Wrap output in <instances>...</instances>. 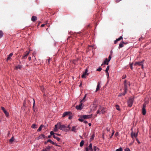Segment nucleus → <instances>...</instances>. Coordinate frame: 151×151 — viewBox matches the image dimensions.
I'll use <instances>...</instances> for the list:
<instances>
[{"mask_svg": "<svg viewBox=\"0 0 151 151\" xmlns=\"http://www.w3.org/2000/svg\"><path fill=\"white\" fill-rule=\"evenodd\" d=\"M138 131H137V133L132 132L131 134L132 137V138H133L134 137L135 138H136L137 137L138 135Z\"/></svg>", "mask_w": 151, "mask_h": 151, "instance_id": "7", "label": "nucleus"}, {"mask_svg": "<svg viewBox=\"0 0 151 151\" xmlns=\"http://www.w3.org/2000/svg\"><path fill=\"white\" fill-rule=\"evenodd\" d=\"M4 113L5 114L6 116L8 117L9 115V114L8 112H7L6 110L4 111Z\"/></svg>", "mask_w": 151, "mask_h": 151, "instance_id": "27", "label": "nucleus"}, {"mask_svg": "<svg viewBox=\"0 0 151 151\" xmlns=\"http://www.w3.org/2000/svg\"><path fill=\"white\" fill-rule=\"evenodd\" d=\"M1 109L3 110V112L5 111L6 110L5 109H4V108L3 107H1Z\"/></svg>", "mask_w": 151, "mask_h": 151, "instance_id": "46", "label": "nucleus"}, {"mask_svg": "<svg viewBox=\"0 0 151 151\" xmlns=\"http://www.w3.org/2000/svg\"><path fill=\"white\" fill-rule=\"evenodd\" d=\"M29 52L26 51L25 53V54H24V55L22 57V59H26L27 58V56L29 54Z\"/></svg>", "mask_w": 151, "mask_h": 151, "instance_id": "10", "label": "nucleus"}, {"mask_svg": "<svg viewBox=\"0 0 151 151\" xmlns=\"http://www.w3.org/2000/svg\"><path fill=\"white\" fill-rule=\"evenodd\" d=\"M122 42L123 44H124V45H126L127 44V43L124 42H123V41Z\"/></svg>", "mask_w": 151, "mask_h": 151, "instance_id": "51", "label": "nucleus"}, {"mask_svg": "<svg viewBox=\"0 0 151 151\" xmlns=\"http://www.w3.org/2000/svg\"><path fill=\"white\" fill-rule=\"evenodd\" d=\"M144 60H143L142 61L140 62H136L134 64V65H138L139 66H141L142 68H143V64Z\"/></svg>", "mask_w": 151, "mask_h": 151, "instance_id": "4", "label": "nucleus"}, {"mask_svg": "<svg viewBox=\"0 0 151 151\" xmlns=\"http://www.w3.org/2000/svg\"><path fill=\"white\" fill-rule=\"evenodd\" d=\"M3 35V33L2 31L0 30V38L2 37Z\"/></svg>", "mask_w": 151, "mask_h": 151, "instance_id": "38", "label": "nucleus"}, {"mask_svg": "<svg viewBox=\"0 0 151 151\" xmlns=\"http://www.w3.org/2000/svg\"><path fill=\"white\" fill-rule=\"evenodd\" d=\"M43 127V126L42 125H41L40 127H39L38 129L37 130V132L40 131L42 129V128Z\"/></svg>", "mask_w": 151, "mask_h": 151, "instance_id": "29", "label": "nucleus"}, {"mask_svg": "<svg viewBox=\"0 0 151 151\" xmlns=\"http://www.w3.org/2000/svg\"><path fill=\"white\" fill-rule=\"evenodd\" d=\"M116 151H122V148H120L116 150Z\"/></svg>", "mask_w": 151, "mask_h": 151, "instance_id": "40", "label": "nucleus"}, {"mask_svg": "<svg viewBox=\"0 0 151 151\" xmlns=\"http://www.w3.org/2000/svg\"><path fill=\"white\" fill-rule=\"evenodd\" d=\"M116 109L117 110H119V111H120V109L119 108V106L118 105H116Z\"/></svg>", "mask_w": 151, "mask_h": 151, "instance_id": "33", "label": "nucleus"}, {"mask_svg": "<svg viewBox=\"0 0 151 151\" xmlns=\"http://www.w3.org/2000/svg\"><path fill=\"white\" fill-rule=\"evenodd\" d=\"M57 134V135H58V136H60V134Z\"/></svg>", "mask_w": 151, "mask_h": 151, "instance_id": "63", "label": "nucleus"}, {"mask_svg": "<svg viewBox=\"0 0 151 151\" xmlns=\"http://www.w3.org/2000/svg\"><path fill=\"white\" fill-rule=\"evenodd\" d=\"M92 116V115H84L81 116V118H83L84 119H88L91 118Z\"/></svg>", "mask_w": 151, "mask_h": 151, "instance_id": "5", "label": "nucleus"}, {"mask_svg": "<svg viewBox=\"0 0 151 151\" xmlns=\"http://www.w3.org/2000/svg\"><path fill=\"white\" fill-rule=\"evenodd\" d=\"M128 106L129 107H131L133 104V100L132 99H130L128 101Z\"/></svg>", "mask_w": 151, "mask_h": 151, "instance_id": "8", "label": "nucleus"}, {"mask_svg": "<svg viewBox=\"0 0 151 151\" xmlns=\"http://www.w3.org/2000/svg\"><path fill=\"white\" fill-rule=\"evenodd\" d=\"M122 38L123 37L122 36H120L119 38L116 39V40L114 41V44H116L118 41L120 40L121 39H122Z\"/></svg>", "mask_w": 151, "mask_h": 151, "instance_id": "15", "label": "nucleus"}, {"mask_svg": "<svg viewBox=\"0 0 151 151\" xmlns=\"http://www.w3.org/2000/svg\"><path fill=\"white\" fill-rule=\"evenodd\" d=\"M45 137V136L43 134H42L39 136V138L42 139V138H44Z\"/></svg>", "mask_w": 151, "mask_h": 151, "instance_id": "25", "label": "nucleus"}, {"mask_svg": "<svg viewBox=\"0 0 151 151\" xmlns=\"http://www.w3.org/2000/svg\"><path fill=\"white\" fill-rule=\"evenodd\" d=\"M136 141H137V142L139 143V144H140V142L139 141V140H138V139H137V137L136 138Z\"/></svg>", "mask_w": 151, "mask_h": 151, "instance_id": "44", "label": "nucleus"}, {"mask_svg": "<svg viewBox=\"0 0 151 151\" xmlns=\"http://www.w3.org/2000/svg\"><path fill=\"white\" fill-rule=\"evenodd\" d=\"M106 108L100 106L97 111V113L99 114H104L106 112Z\"/></svg>", "mask_w": 151, "mask_h": 151, "instance_id": "2", "label": "nucleus"}, {"mask_svg": "<svg viewBox=\"0 0 151 151\" xmlns=\"http://www.w3.org/2000/svg\"><path fill=\"white\" fill-rule=\"evenodd\" d=\"M84 123L85 124H87L88 123V122L86 121H84Z\"/></svg>", "mask_w": 151, "mask_h": 151, "instance_id": "53", "label": "nucleus"}, {"mask_svg": "<svg viewBox=\"0 0 151 151\" xmlns=\"http://www.w3.org/2000/svg\"><path fill=\"white\" fill-rule=\"evenodd\" d=\"M130 68H131V69L132 70L133 69V68H132V64H131L130 65Z\"/></svg>", "mask_w": 151, "mask_h": 151, "instance_id": "48", "label": "nucleus"}, {"mask_svg": "<svg viewBox=\"0 0 151 151\" xmlns=\"http://www.w3.org/2000/svg\"><path fill=\"white\" fill-rule=\"evenodd\" d=\"M71 113V112L70 111H66L63 114L62 116L63 117H65L66 116L69 115Z\"/></svg>", "mask_w": 151, "mask_h": 151, "instance_id": "11", "label": "nucleus"}, {"mask_svg": "<svg viewBox=\"0 0 151 151\" xmlns=\"http://www.w3.org/2000/svg\"><path fill=\"white\" fill-rule=\"evenodd\" d=\"M126 77V76H125L123 77L122 78L123 79H124Z\"/></svg>", "mask_w": 151, "mask_h": 151, "instance_id": "59", "label": "nucleus"}, {"mask_svg": "<svg viewBox=\"0 0 151 151\" xmlns=\"http://www.w3.org/2000/svg\"><path fill=\"white\" fill-rule=\"evenodd\" d=\"M15 68L17 69H21L22 68V66L21 65H18L15 66Z\"/></svg>", "mask_w": 151, "mask_h": 151, "instance_id": "30", "label": "nucleus"}, {"mask_svg": "<svg viewBox=\"0 0 151 151\" xmlns=\"http://www.w3.org/2000/svg\"><path fill=\"white\" fill-rule=\"evenodd\" d=\"M58 125H59V129L60 130L65 131L68 130V129H67V127L65 126L61 125L60 122L58 123Z\"/></svg>", "mask_w": 151, "mask_h": 151, "instance_id": "3", "label": "nucleus"}, {"mask_svg": "<svg viewBox=\"0 0 151 151\" xmlns=\"http://www.w3.org/2000/svg\"><path fill=\"white\" fill-rule=\"evenodd\" d=\"M124 47L123 44L122 43H122H120L119 44V48H121Z\"/></svg>", "mask_w": 151, "mask_h": 151, "instance_id": "37", "label": "nucleus"}, {"mask_svg": "<svg viewBox=\"0 0 151 151\" xmlns=\"http://www.w3.org/2000/svg\"><path fill=\"white\" fill-rule=\"evenodd\" d=\"M50 137H51V135H49V136H48V138H50Z\"/></svg>", "mask_w": 151, "mask_h": 151, "instance_id": "62", "label": "nucleus"}, {"mask_svg": "<svg viewBox=\"0 0 151 151\" xmlns=\"http://www.w3.org/2000/svg\"><path fill=\"white\" fill-rule=\"evenodd\" d=\"M84 140H82L80 142V147H82L84 145Z\"/></svg>", "mask_w": 151, "mask_h": 151, "instance_id": "24", "label": "nucleus"}, {"mask_svg": "<svg viewBox=\"0 0 151 151\" xmlns=\"http://www.w3.org/2000/svg\"><path fill=\"white\" fill-rule=\"evenodd\" d=\"M50 59H48V62L49 63H50Z\"/></svg>", "mask_w": 151, "mask_h": 151, "instance_id": "57", "label": "nucleus"}, {"mask_svg": "<svg viewBox=\"0 0 151 151\" xmlns=\"http://www.w3.org/2000/svg\"><path fill=\"white\" fill-rule=\"evenodd\" d=\"M106 73V75L107 76V77H109V73L108 72L107 73Z\"/></svg>", "mask_w": 151, "mask_h": 151, "instance_id": "50", "label": "nucleus"}, {"mask_svg": "<svg viewBox=\"0 0 151 151\" xmlns=\"http://www.w3.org/2000/svg\"><path fill=\"white\" fill-rule=\"evenodd\" d=\"M101 69L102 68L100 67L99 68H98L96 70L98 71H100L101 70Z\"/></svg>", "mask_w": 151, "mask_h": 151, "instance_id": "41", "label": "nucleus"}, {"mask_svg": "<svg viewBox=\"0 0 151 151\" xmlns=\"http://www.w3.org/2000/svg\"><path fill=\"white\" fill-rule=\"evenodd\" d=\"M109 66H108L107 67V68L106 69L105 72H106V73H107L108 72V71L109 70Z\"/></svg>", "mask_w": 151, "mask_h": 151, "instance_id": "36", "label": "nucleus"}, {"mask_svg": "<svg viewBox=\"0 0 151 151\" xmlns=\"http://www.w3.org/2000/svg\"><path fill=\"white\" fill-rule=\"evenodd\" d=\"M13 54L12 53H10L8 56V57H7V58L6 60H10L11 59V57L12 56Z\"/></svg>", "mask_w": 151, "mask_h": 151, "instance_id": "19", "label": "nucleus"}, {"mask_svg": "<svg viewBox=\"0 0 151 151\" xmlns=\"http://www.w3.org/2000/svg\"><path fill=\"white\" fill-rule=\"evenodd\" d=\"M14 137H12L11 139L9 140V142L10 143L12 144V142L14 141Z\"/></svg>", "mask_w": 151, "mask_h": 151, "instance_id": "21", "label": "nucleus"}, {"mask_svg": "<svg viewBox=\"0 0 151 151\" xmlns=\"http://www.w3.org/2000/svg\"><path fill=\"white\" fill-rule=\"evenodd\" d=\"M100 84V82H99L98 83V84H97V88H96V92L99 89Z\"/></svg>", "mask_w": 151, "mask_h": 151, "instance_id": "18", "label": "nucleus"}, {"mask_svg": "<svg viewBox=\"0 0 151 151\" xmlns=\"http://www.w3.org/2000/svg\"><path fill=\"white\" fill-rule=\"evenodd\" d=\"M45 25V24H42V25H41V27H44V26Z\"/></svg>", "mask_w": 151, "mask_h": 151, "instance_id": "56", "label": "nucleus"}, {"mask_svg": "<svg viewBox=\"0 0 151 151\" xmlns=\"http://www.w3.org/2000/svg\"><path fill=\"white\" fill-rule=\"evenodd\" d=\"M111 58V55H110L109 57V60H108V62H109V61L110 60Z\"/></svg>", "mask_w": 151, "mask_h": 151, "instance_id": "43", "label": "nucleus"}, {"mask_svg": "<svg viewBox=\"0 0 151 151\" xmlns=\"http://www.w3.org/2000/svg\"><path fill=\"white\" fill-rule=\"evenodd\" d=\"M108 60L106 58L105 59V60H104V63H102L101 64V66H103L104 65L106 64L107 65H108L109 63L108 62Z\"/></svg>", "mask_w": 151, "mask_h": 151, "instance_id": "13", "label": "nucleus"}, {"mask_svg": "<svg viewBox=\"0 0 151 151\" xmlns=\"http://www.w3.org/2000/svg\"><path fill=\"white\" fill-rule=\"evenodd\" d=\"M31 127L33 128H37L36 125L35 124H33L31 126Z\"/></svg>", "mask_w": 151, "mask_h": 151, "instance_id": "34", "label": "nucleus"}, {"mask_svg": "<svg viewBox=\"0 0 151 151\" xmlns=\"http://www.w3.org/2000/svg\"><path fill=\"white\" fill-rule=\"evenodd\" d=\"M50 146L47 147L45 149H43L42 151H50Z\"/></svg>", "mask_w": 151, "mask_h": 151, "instance_id": "16", "label": "nucleus"}, {"mask_svg": "<svg viewBox=\"0 0 151 151\" xmlns=\"http://www.w3.org/2000/svg\"><path fill=\"white\" fill-rule=\"evenodd\" d=\"M86 94L85 95V96H84V97L83 98V99L80 102L82 103V102H85V99L86 98Z\"/></svg>", "mask_w": 151, "mask_h": 151, "instance_id": "31", "label": "nucleus"}, {"mask_svg": "<svg viewBox=\"0 0 151 151\" xmlns=\"http://www.w3.org/2000/svg\"><path fill=\"white\" fill-rule=\"evenodd\" d=\"M89 150L90 151H92L93 150L92 148V145L91 143H90L89 146Z\"/></svg>", "mask_w": 151, "mask_h": 151, "instance_id": "23", "label": "nucleus"}, {"mask_svg": "<svg viewBox=\"0 0 151 151\" xmlns=\"http://www.w3.org/2000/svg\"><path fill=\"white\" fill-rule=\"evenodd\" d=\"M53 137L55 138V139H56L58 141H60V138H59V137H57L56 136H55V135H54L53 136Z\"/></svg>", "mask_w": 151, "mask_h": 151, "instance_id": "26", "label": "nucleus"}, {"mask_svg": "<svg viewBox=\"0 0 151 151\" xmlns=\"http://www.w3.org/2000/svg\"><path fill=\"white\" fill-rule=\"evenodd\" d=\"M93 47V46H91V45H89V47Z\"/></svg>", "mask_w": 151, "mask_h": 151, "instance_id": "60", "label": "nucleus"}, {"mask_svg": "<svg viewBox=\"0 0 151 151\" xmlns=\"http://www.w3.org/2000/svg\"><path fill=\"white\" fill-rule=\"evenodd\" d=\"M50 134L51 135H53V136L54 135V133L52 131H51L50 132Z\"/></svg>", "mask_w": 151, "mask_h": 151, "instance_id": "42", "label": "nucleus"}, {"mask_svg": "<svg viewBox=\"0 0 151 151\" xmlns=\"http://www.w3.org/2000/svg\"><path fill=\"white\" fill-rule=\"evenodd\" d=\"M85 150H86V151H89L88 148L87 147H86V148Z\"/></svg>", "mask_w": 151, "mask_h": 151, "instance_id": "49", "label": "nucleus"}, {"mask_svg": "<svg viewBox=\"0 0 151 151\" xmlns=\"http://www.w3.org/2000/svg\"><path fill=\"white\" fill-rule=\"evenodd\" d=\"M88 70L86 69L85 70V72L83 73V74L81 76V77L83 78H86V76L88 75V73H87Z\"/></svg>", "mask_w": 151, "mask_h": 151, "instance_id": "6", "label": "nucleus"}, {"mask_svg": "<svg viewBox=\"0 0 151 151\" xmlns=\"http://www.w3.org/2000/svg\"><path fill=\"white\" fill-rule=\"evenodd\" d=\"M118 133H117V132H116V133L115 134V135H116V136H117V135H118Z\"/></svg>", "mask_w": 151, "mask_h": 151, "instance_id": "61", "label": "nucleus"}, {"mask_svg": "<svg viewBox=\"0 0 151 151\" xmlns=\"http://www.w3.org/2000/svg\"><path fill=\"white\" fill-rule=\"evenodd\" d=\"M88 125L89 126H91V123H89L88 124Z\"/></svg>", "mask_w": 151, "mask_h": 151, "instance_id": "58", "label": "nucleus"}, {"mask_svg": "<svg viewBox=\"0 0 151 151\" xmlns=\"http://www.w3.org/2000/svg\"><path fill=\"white\" fill-rule=\"evenodd\" d=\"M28 59L29 60H30L31 59V57H29L28 58Z\"/></svg>", "mask_w": 151, "mask_h": 151, "instance_id": "55", "label": "nucleus"}, {"mask_svg": "<svg viewBox=\"0 0 151 151\" xmlns=\"http://www.w3.org/2000/svg\"><path fill=\"white\" fill-rule=\"evenodd\" d=\"M58 126L59 127V125H58V123L57 124H55V128L54 129V131L56 132L58 131Z\"/></svg>", "mask_w": 151, "mask_h": 151, "instance_id": "14", "label": "nucleus"}, {"mask_svg": "<svg viewBox=\"0 0 151 151\" xmlns=\"http://www.w3.org/2000/svg\"><path fill=\"white\" fill-rule=\"evenodd\" d=\"M129 85V82H127L126 80L124 81V92L122 93H120L119 95V96H121L122 95L124 96L125 94L127 93V85Z\"/></svg>", "mask_w": 151, "mask_h": 151, "instance_id": "1", "label": "nucleus"}, {"mask_svg": "<svg viewBox=\"0 0 151 151\" xmlns=\"http://www.w3.org/2000/svg\"><path fill=\"white\" fill-rule=\"evenodd\" d=\"M33 101H34V102H33V110L34 112H35V110L34 107L35 106V101L34 99H33Z\"/></svg>", "mask_w": 151, "mask_h": 151, "instance_id": "28", "label": "nucleus"}, {"mask_svg": "<svg viewBox=\"0 0 151 151\" xmlns=\"http://www.w3.org/2000/svg\"><path fill=\"white\" fill-rule=\"evenodd\" d=\"M37 17L35 16H33L31 18V20L33 22H35L37 20Z\"/></svg>", "mask_w": 151, "mask_h": 151, "instance_id": "17", "label": "nucleus"}, {"mask_svg": "<svg viewBox=\"0 0 151 151\" xmlns=\"http://www.w3.org/2000/svg\"><path fill=\"white\" fill-rule=\"evenodd\" d=\"M125 151H131L129 148H126L125 149Z\"/></svg>", "mask_w": 151, "mask_h": 151, "instance_id": "45", "label": "nucleus"}, {"mask_svg": "<svg viewBox=\"0 0 151 151\" xmlns=\"http://www.w3.org/2000/svg\"><path fill=\"white\" fill-rule=\"evenodd\" d=\"M76 126H74L72 128L71 130L72 131L74 132H76Z\"/></svg>", "mask_w": 151, "mask_h": 151, "instance_id": "20", "label": "nucleus"}, {"mask_svg": "<svg viewBox=\"0 0 151 151\" xmlns=\"http://www.w3.org/2000/svg\"><path fill=\"white\" fill-rule=\"evenodd\" d=\"M142 37H141L139 39V41H140L142 40Z\"/></svg>", "mask_w": 151, "mask_h": 151, "instance_id": "54", "label": "nucleus"}, {"mask_svg": "<svg viewBox=\"0 0 151 151\" xmlns=\"http://www.w3.org/2000/svg\"><path fill=\"white\" fill-rule=\"evenodd\" d=\"M94 137V134H93L92 135L90 139V140L91 141L92 140H93V139Z\"/></svg>", "mask_w": 151, "mask_h": 151, "instance_id": "35", "label": "nucleus"}, {"mask_svg": "<svg viewBox=\"0 0 151 151\" xmlns=\"http://www.w3.org/2000/svg\"><path fill=\"white\" fill-rule=\"evenodd\" d=\"M147 104V103H146V102H145L143 104V107L142 108H145V109L146 107V104Z\"/></svg>", "mask_w": 151, "mask_h": 151, "instance_id": "32", "label": "nucleus"}, {"mask_svg": "<svg viewBox=\"0 0 151 151\" xmlns=\"http://www.w3.org/2000/svg\"><path fill=\"white\" fill-rule=\"evenodd\" d=\"M47 142H50L51 143V144H52V145H55L56 146H60L59 145H57L55 143V142H53L52 141L51 139H48L47 141Z\"/></svg>", "mask_w": 151, "mask_h": 151, "instance_id": "12", "label": "nucleus"}, {"mask_svg": "<svg viewBox=\"0 0 151 151\" xmlns=\"http://www.w3.org/2000/svg\"><path fill=\"white\" fill-rule=\"evenodd\" d=\"M72 118V116H70L69 117H68V119H71Z\"/></svg>", "mask_w": 151, "mask_h": 151, "instance_id": "52", "label": "nucleus"}, {"mask_svg": "<svg viewBox=\"0 0 151 151\" xmlns=\"http://www.w3.org/2000/svg\"><path fill=\"white\" fill-rule=\"evenodd\" d=\"M67 128L68 129V130L70 129V126L69 125L67 127Z\"/></svg>", "mask_w": 151, "mask_h": 151, "instance_id": "47", "label": "nucleus"}, {"mask_svg": "<svg viewBox=\"0 0 151 151\" xmlns=\"http://www.w3.org/2000/svg\"><path fill=\"white\" fill-rule=\"evenodd\" d=\"M78 120L79 121L81 122H83L84 121L83 119L81 118H81L78 119Z\"/></svg>", "mask_w": 151, "mask_h": 151, "instance_id": "39", "label": "nucleus"}, {"mask_svg": "<svg viewBox=\"0 0 151 151\" xmlns=\"http://www.w3.org/2000/svg\"><path fill=\"white\" fill-rule=\"evenodd\" d=\"M142 114L143 115H145L146 114L145 109L142 108Z\"/></svg>", "mask_w": 151, "mask_h": 151, "instance_id": "22", "label": "nucleus"}, {"mask_svg": "<svg viewBox=\"0 0 151 151\" xmlns=\"http://www.w3.org/2000/svg\"><path fill=\"white\" fill-rule=\"evenodd\" d=\"M119 1H118V0H116V2H118Z\"/></svg>", "mask_w": 151, "mask_h": 151, "instance_id": "64", "label": "nucleus"}, {"mask_svg": "<svg viewBox=\"0 0 151 151\" xmlns=\"http://www.w3.org/2000/svg\"><path fill=\"white\" fill-rule=\"evenodd\" d=\"M82 103L80 102V104L78 105H77L76 106V108L78 110H81L82 109Z\"/></svg>", "mask_w": 151, "mask_h": 151, "instance_id": "9", "label": "nucleus"}]
</instances>
